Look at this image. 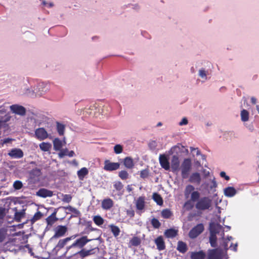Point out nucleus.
Segmentation results:
<instances>
[{
	"instance_id": "c9c22d12",
	"label": "nucleus",
	"mask_w": 259,
	"mask_h": 259,
	"mask_svg": "<svg viewBox=\"0 0 259 259\" xmlns=\"http://www.w3.org/2000/svg\"><path fill=\"white\" fill-rule=\"evenodd\" d=\"M14 210H15L14 219L16 221L20 222L21 219L24 217L25 212L23 210L21 211H17L16 208H15Z\"/></svg>"
},
{
	"instance_id": "58836bf2",
	"label": "nucleus",
	"mask_w": 259,
	"mask_h": 259,
	"mask_svg": "<svg viewBox=\"0 0 259 259\" xmlns=\"http://www.w3.org/2000/svg\"><path fill=\"white\" fill-rule=\"evenodd\" d=\"M42 213L40 211H37L30 220L31 223L32 224L34 223L36 221L40 220L42 218Z\"/></svg>"
},
{
	"instance_id": "864d4df0",
	"label": "nucleus",
	"mask_w": 259,
	"mask_h": 259,
	"mask_svg": "<svg viewBox=\"0 0 259 259\" xmlns=\"http://www.w3.org/2000/svg\"><path fill=\"white\" fill-rule=\"evenodd\" d=\"M199 75L202 78H205L206 76L205 71L204 69H200L199 70Z\"/></svg>"
},
{
	"instance_id": "9d476101",
	"label": "nucleus",
	"mask_w": 259,
	"mask_h": 259,
	"mask_svg": "<svg viewBox=\"0 0 259 259\" xmlns=\"http://www.w3.org/2000/svg\"><path fill=\"white\" fill-rule=\"evenodd\" d=\"M120 163L118 162H112L109 160L104 161V169L106 171H111L119 168Z\"/></svg>"
},
{
	"instance_id": "f704fd0d",
	"label": "nucleus",
	"mask_w": 259,
	"mask_h": 259,
	"mask_svg": "<svg viewBox=\"0 0 259 259\" xmlns=\"http://www.w3.org/2000/svg\"><path fill=\"white\" fill-rule=\"evenodd\" d=\"M39 148L44 152H48L50 151L52 145L49 143L42 142L39 144Z\"/></svg>"
},
{
	"instance_id": "20e7f679",
	"label": "nucleus",
	"mask_w": 259,
	"mask_h": 259,
	"mask_svg": "<svg viewBox=\"0 0 259 259\" xmlns=\"http://www.w3.org/2000/svg\"><path fill=\"white\" fill-rule=\"evenodd\" d=\"M91 240L92 239H88V237L86 236H82L81 237L77 239L73 243L67 247L66 253H68L71 249L76 247L81 249L84 248V246Z\"/></svg>"
},
{
	"instance_id": "69168bd1",
	"label": "nucleus",
	"mask_w": 259,
	"mask_h": 259,
	"mask_svg": "<svg viewBox=\"0 0 259 259\" xmlns=\"http://www.w3.org/2000/svg\"><path fill=\"white\" fill-rule=\"evenodd\" d=\"M161 122H159L158 124H157V126H160L161 125Z\"/></svg>"
},
{
	"instance_id": "6e6552de",
	"label": "nucleus",
	"mask_w": 259,
	"mask_h": 259,
	"mask_svg": "<svg viewBox=\"0 0 259 259\" xmlns=\"http://www.w3.org/2000/svg\"><path fill=\"white\" fill-rule=\"evenodd\" d=\"M41 175L40 169L35 168L29 172V179L30 182L35 183L39 181L40 177Z\"/></svg>"
},
{
	"instance_id": "1a4fd4ad",
	"label": "nucleus",
	"mask_w": 259,
	"mask_h": 259,
	"mask_svg": "<svg viewBox=\"0 0 259 259\" xmlns=\"http://www.w3.org/2000/svg\"><path fill=\"white\" fill-rule=\"evenodd\" d=\"M208 259H222L223 257V251L219 249H212L208 251Z\"/></svg>"
},
{
	"instance_id": "7ed1b4c3",
	"label": "nucleus",
	"mask_w": 259,
	"mask_h": 259,
	"mask_svg": "<svg viewBox=\"0 0 259 259\" xmlns=\"http://www.w3.org/2000/svg\"><path fill=\"white\" fill-rule=\"evenodd\" d=\"M211 206V200L208 197L199 198L196 201L195 208L198 210L209 209Z\"/></svg>"
},
{
	"instance_id": "49530a36",
	"label": "nucleus",
	"mask_w": 259,
	"mask_h": 259,
	"mask_svg": "<svg viewBox=\"0 0 259 259\" xmlns=\"http://www.w3.org/2000/svg\"><path fill=\"white\" fill-rule=\"evenodd\" d=\"M6 234L7 231L6 230L4 229H0V242H2L4 241Z\"/></svg>"
},
{
	"instance_id": "aec40b11",
	"label": "nucleus",
	"mask_w": 259,
	"mask_h": 259,
	"mask_svg": "<svg viewBox=\"0 0 259 259\" xmlns=\"http://www.w3.org/2000/svg\"><path fill=\"white\" fill-rule=\"evenodd\" d=\"M57 210H55L46 219L48 226H52L56 221L58 218L56 217Z\"/></svg>"
},
{
	"instance_id": "4468645a",
	"label": "nucleus",
	"mask_w": 259,
	"mask_h": 259,
	"mask_svg": "<svg viewBox=\"0 0 259 259\" xmlns=\"http://www.w3.org/2000/svg\"><path fill=\"white\" fill-rule=\"evenodd\" d=\"M8 155L12 158H21L23 157L24 153L19 148L12 149L8 153Z\"/></svg>"
},
{
	"instance_id": "79ce46f5",
	"label": "nucleus",
	"mask_w": 259,
	"mask_h": 259,
	"mask_svg": "<svg viewBox=\"0 0 259 259\" xmlns=\"http://www.w3.org/2000/svg\"><path fill=\"white\" fill-rule=\"evenodd\" d=\"M113 187L118 191H120L123 188V185L120 181L115 182L113 185Z\"/></svg>"
},
{
	"instance_id": "cd10ccee",
	"label": "nucleus",
	"mask_w": 259,
	"mask_h": 259,
	"mask_svg": "<svg viewBox=\"0 0 259 259\" xmlns=\"http://www.w3.org/2000/svg\"><path fill=\"white\" fill-rule=\"evenodd\" d=\"M124 165L127 168H132L134 166L133 159L130 157H126L123 160Z\"/></svg>"
},
{
	"instance_id": "6ab92c4d",
	"label": "nucleus",
	"mask_w": 259,
	"mask_h": 259,
	"mask_svg": "<svg viewBox=\"0 0 259 259\" xmlns=\"http://www.w3.org/2000/svg\"><path fill=\"white\" fill-rule=\"evenodd\" d=\"M217 233H218V232L216 231L214 228H213L212 227H211L210 235L209 236V242L211 246L212 247H215L217 246V238L216 236V234Z\"/></svg>"
},
{
	"instance_id": "4c0bfd02",
	"label": "nucleus",
	"mask_w": 259,
	"mask_h": 259,
	"mask_svg": "<svg viewBox=\"0 0 259 259\" xmlns=\"http://www.w3.org/2000/svg\"><path fill=\"white\" fill-rule=\"evenodd\" d=\"M241 119L242 121L245 122L249 119V112L245 109H243L241 111Z\"/></svg>"
},
{
	"instance_id": "e2e57ef3",
	"label": "nucleus",
	"mask_w": 259,
	"mask_h": 259,
	"mask_svg": "<svg viewBox=\"0 0 259 259\" xmlns=\"http://www.w3.org/2000/svg\"><path fill=\"white\" fill-rule=\"evenodd\" d=\"M3 123H4V121L0 120V128H1Z\"/></svg>"
},
{
	"instance_id": "603ef678",
	"label": "nucleus",
	"mask_w": 259,
	"mask_h": 259,
	"mask_svg": "<svg viewBox=\"0 0 259 259\" xmlns=\"http://www.w3.org/2000/svg\"><path fill=\"white\" fill-rule=\"evenodd\" d=\"M6 215V208L0 207V219H3Z\"/></svg>"
},
{
	"instance_id": "72a5a7b5",
	"label": "nucleus",
	"mask_w": 259,
	"mask_h": 259,
	"mask_svg": "<svg viewBox=\"0 0 259 259\" xmlns=\"http://www.w3.org/2000/svg\"><path fill=\"white\" fill-rule=\"evenodd\" d=\"M161 214L163 218L167 219L172 215V212L169 209L166 208L161 211Z\"/></svg>"
},
{
	"instance_id": "bf43d9fd",
	"label": "nucleus",
	"mask_w": 259,
	"mask_h": 259,
	"mask_svg": "<svg viewBox=\"0 0 259 259\" xmlns=\"http://www.w3.org/2000/svg\"><path fill=\"white\" fill-rule=\"evenodd\" d=\"M250 100L252 104H255L256 103V99L255 97H252Z\"/></svg>"
},
{
	"instance_id": "9b49d317",
	"label": "nucleus",
	"mask_w": 259,
	"mask_h": 259,
	"mask_svg": "<svg viewBox=\"0 0 259 259\" xmlns=\"http://www.w3.org/2000/svg\"><path fill=\"white\" fill-rule=\"evenodd\" d=\"M35 137L39 140H44L48 138L49 135L46 130L43 127H39L35 131Z\"/></svg>"
},
{
	"instance_id": "423d86ee",
	"label": "nucleus",
	"mask_w": 259,
	"mask_h": 259,
	"mask_svg": "<svg viewBox=\"0 0 259 259\" xmlns=\"http://www.w3.org/2000/svg\"><path fill=\"white\" fill-rule=\"evenodd\" d=\"M146 198L144 196H140L135 201L137 213L141 215L145 207Z\"/></svg>"
},
{
	"instance_id": "c03bdc74",
	"label": "nucleus",
	"mask_w": 259,
	"mask_h": 259,
	"mask_svg": "<svg viewBox=\"0 0 259 259\" xmlns=\"http://www.w3.org/2000/svg\"><path fill=\"white\" fill-rule=\"evenodd\" d=\"M23 187V184L21 181L17 180L14 182L13 187L15 190H20Z\"/></svg>"
},
{
	"instance_id": "a211bd4d",
	"label": "nucleus",
	"mask_w": 259,
	"mask_h": 259,
	"mask_svg": "<svg viewBox=\"0 0 259 259\" xmlns=\"http://www.w3.org/2000/svg\"><path fill=\"white\" fill-rule=\"evenodd\" d=\"M154 243L157 249L159 250H163L165 249V243L162 236H159L154 240Z\"/></svg>"
},
{
	"instance_id": "393cba45",
	"label": "nucleus",
	"mask_w": 259,
	"mask_h": 259,
	"mask_svg": "<svg viewBox=\"0 0 259 259\" xmlns=\"http://www.w3.org/2000/svg\"><path fill=\"white\" fill-rule=\"evenodd\" d=\"M177 249L181 253H184L187 250L188 247L186 243L182 241H179L178 242Z\"/></svg>"
},
{
	"instance_id": "f03ea898",
	"label": "nucleus",
	"mask_w": 259,
	"mask_h": 259,
	"mask_svg": "<svg viewBox=\"0 0 259 259\" xmlns=\"http://www.w3.org/2000/svg\"><path fill=\"white\" fill-rule=\"evenodd\" d=\"M100 251V249L98 246L91 248L90 249H87L83 248L80 250H77L75 252H70L69 253V259H83L85 257L88 256L96 255Z\"/></svg>"
},
{
	"instance_id": "5701e85b",
	"label": "nucleus",
	"mask_w": 259,
	"mask_h": 259,
	"mask_svg": "<svg viewBox=\"0 0 259 259\" xmlns=\"http://www.w3.org/2000/svg\"><path fill=\"white\" fill-rule=\"evenodd\" d=\"M171 168L174 170H178L180 167V161L177 155H174L171 159Z\"/></svg>"
},
{
	"instance_id": "4d7b16f0",
	"label": "nucleus",
	"mask_w": 259,
	"mask_h": 259,
	"mask_svg": "<svg viewBox=\"0 0 259 259\" xmlns=\"http://www.w3.org/2000/svg\"><path fill=\"white\" fill-rule=\"evenodd\" d=\"M87 228H88L91 231H94L95 229L92 226V222L91 221H89L87 223Z\"/></svg>"
},
{
	"instance_id": "6e6d98bb",
	"label": "nucleus",
	"mask_w": 259,
	"mask_h": 259,
	"mask_svg": "<svg viewBox=\"0 0 259 259\" xmlns=\"http://www.w3.org/2000/svg\"><path fill=\"white\" fill-rule=\"evenodd\" d=\"M188 123V120L186 118H183L179 123L180 125H186Z\"/></svg>"
},
{
	"instance_id": "3c124183",
	"label": "nucleus",
	"mask_w": 259,
	"mask_h": 259,
	"mask_svg": "<svg viewBox=\"0 0 259 259\" xmlns=\"http://www.w3.org/2000/svg\"><path fill=\"white\" fill-rule=\"evenodd\" d=\"M126 213L127 215L131 218H133L135 216V211L132 208H131L130 209H127L126 210Z\"/></svg>"
},
{
	"instance_id": "2eb2a0df",
	"label": "nucleus",
	"mask_w": 259,
	"mask_h": 259,
	"mask_svg": "<svg viewBox=\"0 0 259 259\" xmlns=\"http://www.w3.org/2000/svg\"><path fill=\"white\" fill-rule=\"evenodd\" d=\"M161 166L165 170H169L170 168L169 162L166 156L164 154H160L159 158Z\"/></svg>"
},
{
	"instance_id": "39448f33",
	"label": "nucleus",
	"mask_w": 259,
	"mask_h": 259,
	"mask_svg": "<svg viewBox=\"0 0 259 259\" xmlns=\"http://www.w3.org/2000/svg\"><path fill=\"white\" fill-rule=\"evenodd\" d=\"M191 166V160L189 158L185 159L181 166V176L183 179H186L188 178Z\"/></svg>"
},
{
	"instance_id": "e433bc0d",
	"label": "nucleus",
	"mask_w": 259,
	"mask_h": 259,
	"mask_svg": "<svg viewBox=\"0 0 259 259\" xmlns=\"http://www.w3.org/2000/svg\"><path fill=\"white\" fill-rule=\"evenodd\" d=\"M57 131L60 136H63L64 134L65 126V125L60 123L59 122H56Z\"/></svg>"
},
{
	"instance_id": "4be33fe9",
	"label": "nucleus",
	"mask_w": 259,
	"mask_h": 259,
	"mask_svg": "<svg viewBox=\"0 0 259 259\" xmlns=\"http://www.w3.org/2000/svg\"><path fill=\"white\" fill-rule=\"evenodd\" d=\"M191 259H204L206 256L205 253L203 250L192 252L191 254Z\"/></svg>"
},
{
	"instance_id": "b1692460",
	"label": "nucleus",
	"mask_w": 259,
	"mask_h": 259,
	"mask_svg": "<svg viewBox=\"0 0 259 259\" xmlns=\"http://www.w3.org/2000/svg\"><path fill=\"white\" fill-rule=\"evenodd\" d=\"M236 192V189L233 187H228L224 189V195L228 197H233Z\"/></svg>"
},
{
	"instance_id": "f257e3e1",
	"label": "nucleus",
	"mask_w": 259,
	"mask_h": 259,
	"mask_svg": "<svg viewBox=\"0 0 259 259\" xmlns=\"http://www.w3.org/2000/svg\"><path fill=\"white\" fill-rule=\"evenodd\" d=\"M190 195V199L185 202L184 207L188 210H191L194 207L193 202H195L199 198L200 193L198 191L195 190V188L191 185H188L186 187L184 191V195L186 198H188Z\"/></svg>"
},
{
	"instance_id": "c756f323",
	"label": "nucleus",
	"mask_w": 259,
	"mask_h": 259,
	"mask_svg": "<svg viewBox=\"0 0 259 259\" xmlns=\"http://www.w3.org/2000/svg\"><path fill=\"white\" fill-rule=\"evenodd\" d=\"M89 171L86 167H82L77 171V176L80 180H83L84 177L88 174Z\"/></svg>"
},
{
	"instance_id": "2f4dec72",
	"label": "nucleus",
	"mask_w": 259,
	"mask_h": 259,
	"mask_svg": "<svg viewBox=\"0 0 259 259\" xmlns=\"http://www.w3.org/2000/svg\"><path fill=\"white\" fill-rule=\"evenodd\" d=\"M109 227L110 228L111 231L114 237H116L118 236H119L120 232V230L118 226H115L113 224H111L109 226Z\"/></svg>"
},
{
	"instance_id": "412c9836",
	"label": "nucleus",
	"mask_w": 259,
	"mask_h": 259,
	"mask_svg": "<svg viewBox=\"0 0 259 259\" xmlns=\"http://www.w3.org/2000/svg\"><path fill=\"white\" fill-rule=\"evenodd\" d=\"M76 236L74 237L71 236L70 237H67L65 239L60 240L54 249L57 250H60V249L62 248L66 245L67 242L70 240L72 238H74Z\"/></svg>"
},
{
	"instance_id": "bb28decb",
	"label": "nucleus",
	"mask_w": 259,
	"mask_h": 259,
	"mask_svg": "<svg viewBox=\"0 0 259 259\" xmlns=\"http://www.w3.org/2000/svg\"><path fill=\"white\" fill-rule=\"evenodd\" d=\"M152 199L157 203V205L161 206L163 205V200L161 195L158 193H153Z\"/></svg>"
},
{
	"instance_id": "37998d69",
	"label": "nucleus",
	"mask_w": 259,
	"mask_h": 259,
	"mask_svg": "<svg viewBox=\"0 0 259 259\" xmlns=\"http://www.w3.org/2000/svg\"><path fill=\"white\" fill-rule=\"evenodd\" d=\"M118 176L122 180H126L128 178V174L126 170H121L119 172Z\"/></svg>"
},
{
	"instance_id": "338daca9",
	"label": "nucleus",
	"mask_w": 259,
	"mask_h": 259,
	"mask_svg": "<svg viewBox=\"0 0 259 259\" xmlns=\"http://www.w3.org/2000/svg\"><path fill=\"white\" fill-rule=\"evenodd\" d=\"M53 6V4H52V3L49 4V6H50V7H52Z\"/></svg>"
},
{
	"instance_id": "0e129e2a",
	"label": "nucleus",
	"mask_w": 259,
	"mask_h": 259,
	"mask_svg": "<svg viewBox=\"0 0 259 259\" xmlns=\"http://www.w3.org/2000/svg\"><path fill=\"white\" fill-rule=\"evenodd\" d=\"M256 110H257L258 113H259V105H257L256 106Z\"/></svg>"
},
{
	"instance_id": "7c9ffc66",
	"label": "nucleus",
	"mask_w": 259,
	"mask_h": 259,
	"mask_svg": "<svg viewBox=\"0 0 259 259\" xmlns=\"http://www.w3.org/2000/svg\"><path fill=\"white\" fill-rule=\"evenodd\" d=\"M54 149L56 151L60 150L62 147V142L59 138H55L53 141Z\"/></svg>"
},
{
	"instance_id": "774afa93",
	"label": "nucleus",
	"mask_w": 259,
	"mask_h": 259,
	"mask_svg": "<svg viewBox=\"0 0 259 259\" xmlns=\"http://www.w3.org/2000/svg\"><path fill=\"white\" fill-rule=\"evenodd\" d=\"M200 151L199 150L197 151V155H199L200 154Z\"/></svg>"
},
{
	"instance_id": "c85d7f7f",
	"label": "nucleus",
	"mask_w": 259,
	"mask_h": 259,
	"mask_svg": "<svg viewBox=\"0 0 259 259\" xmlns=\"http://www.w3.org/2000/svg\"><path fill=\"white\" fill-rule=\"evenodd\" d=\"M164 235L167 238H174L178 235V231L174 229H169L165 230Z\"/></svg>"
},
{
	"instance_id": "ddd939ff",
	"label": "nucleus",
	"mask_w": 259,
	"mask_h": 259,
	"mask_svg": "<svg viewBox=\"0 0 259 259\" xmlns=\"http://www.w3.org/2000/svg\"><path fill=\"white\" fill-rule=\"evenodd\" d=\"M10 109L13 113L20 115H24L26 113L25 108L21 105L15 104L10 106Z\"/></svg>"
},
{
	"instance_id": "a878e982",
	"label": "nucleus",
	"mask_w": 259,
	"mask_h": 259,
	"mask_svg": "<svg viewBox=\"0 0 259 259\" xmlns=\"http://www.w3.org/2000/svg\"><path fill=\"white\" fill-rule=\"evenodd\" d=\"M189 181L193 183L199 184L201 182V177L200 174L198 172L192 174L190 177Z\"/></svg>"
},
{
	"instance_id": "f3484780",
	"label": "nucleus",
	"mask_w": 259,
	"mask_h": 259,
	"mask_svg": "<svg viewBox=\"0 0 259 259\" xmlns=\"http://www.w3.org/2000/svg\"><path fill=\"white\" fill-rule=\"evenodd\" d=\"M114 205V202L113 200L110 198H105L103 199L101 203V206L104 210H109Z\"/></svg>"
},
{
	"instance_id": "09e8293b",
	"label": "nucleus",
	"mask_w": 259,
	"mask_h": 259,
	"mask_svg": "<svg viewBox=\"0 0 259 259\" xmlns=\"http://www.w3.org/2000/svg\"><path fill=\"white\" fill-rule=\"evenodd\" d=\"M72 196L70 194H64L63 195L62 201L64 202L69 203L71 201Z\"/></svg>"
},
{
	"instance_id": "052dcab7",
	"label": "nucleus",
	"mask_w": 259,
	"mask_h": 259,
	"mask_svg": "<svg viewBox=\"0 0 259 259\" xmlns=\"http://www.w3.org/2000/svg\"><path fill=\"white\" fill-rule=\"evenodd\" d=\"M11 141V139H10V138H6V139H4V143H9Z\"/></svg>"
},
{
	"instance_id": "8fccbe9b",
	"label": "nucleus",
	"mask_w": 259,
	"mask_h": 259,
	"mask_svg": "<svg viewBox=\"0 0 259 259\" xmlns=\"http://www.w3.org/2000/svg\"><path fill=\"white\" fill-rule=\"evenodd\" d=\"M60 152L59 153L58 155L60 158H62L64 156L67 155L68 153V150L67 148L63 149L60 150Z\"/></svg>"
},
{
	"instance_id": "680f3d73",
	"label": "nucleus",
	"mask_w": 259,
	"mask_h": 259,
	"mask_svg": "<svg viewBox=\"0 0 259 259\" xmlns=\"http://www.w3.org/2000/svg\"><path fill=\"white\" fill-rule=\"evenodd\" d=\"M237 244H235V245L233 246V250H234V251H237Z\"/></svg>"
},
{
	"instance_id": "f8f14e48",
	"label": "nucleus",
	"mask_w": 259,
	"mask_h": 259,
	"mask_svg": "<svg viewBox=\"0 0 259 259\" xmlns=\"http://www.w3.org/2000/svg\"><path fill=\"white\" fill-rule=\"evenodd\" d=\"M67 231V228L65 226L59 225L55 230V234L52 238H57L64 236Z\"/></svg>"
},
{
	"instance_id": "dca6fc26",
	"label": "nucleus",
	"mask_w": 259,
	"mask_h": 259,
	"mask_svg": "<svg viewBox=\"0 0 259 259\" xmlns=\"http://www.w3.org/2000/svg\"><path fill=\"white\" fill-rule=\"evenodd\" d=\"M36 195L40 197H50L53 195V192L45 188H40L36 192Z\"/></svg>"
},
{
	"instance_id": "13d9d810",
	"label": "nucleus",
	"mask_w": 259,
	"mask_h": 259,
	"mask_svg": "<svg viewBox=\"0 0 259 259\" xmlns=\"http://www.w3.org/2000/svg\"><path fill=\"white\" fill-rule=\"evenodd\" d=\"M67 155L70 157H73L75 155V153L73 151L71 150L70 151H68V153L67 154Z\"/></svg>"
},
{
	"instance_id": "473e14b6",
	"label": "nucleus",
	"mask_w": 259,
	"mask_h": 259,
	"mask_svg": "<svg viewBox=\"0 0 259 259\" xmlns=\"http://www.w3.org/2000/svg\"><path fill=\"white\" fill-rule=\"evenodd\" d=\"M93 220L94 223L98 226H100L104 223V220L99 215L94 216Z\"/></svg>"
},
{
	"instance_id": "a18cd8bd",
	"label": "nucleus",
	"mask_w": 259,
	"mask_h": 259,
	"mask_svg": "<svg viewBox=\"0 0 259 259\" xmlns=\"http://www.w3.org/2000/svg\"><path fill=\"white\" fill-rule=\"evenodd\" d=\"M149 174L148 169H143L140 171V177L143 179L147 178L149 176Z\"/></svg>"
},
{
	"instance_id": "0eeeda50",
	"label": "nucleus",
	"mask_w": 259,
	"mask_h": 259,
	"mask_svg": "<svg viewBox=\"0 0 259 259\" xmlns=\"http://www.w3.org/2000/svg\"><path fill=\"white\" fill-rule=\"evenodd\" d=\"M204 228L202 224H198L193 227L189 233L190 238L194 239L199 236L204 231Z\"/></svg>"
},
{
	"instance_id": "5fc2aeb1",
	"label": "nucleus",
	"mask_w": 259,
	"mask_h": 259,
	"mask_svg": "<svg viewBox=\"0 0 259 259\" xmlns=\"http://www.w3.org/2000/svg\"><path fill=\"white\" fill-rule=\"evenodd\" d=\"M220 176L222 178H224L227 181L230 180V177L228 176H227L226 172L225 171H221L220 172Z\"/></svg>"
},
{
	"instance_id": "de8ad7c7",
	"label": "nucleus",
	"mask_w": 259,
	"mask_h": 259,
	"mask_svg": "<svg viewBox=\"0 0 259 259\" xmlns=\"http://www.w3.org/2000/svg\"><path fill=\"white\" fill-rule=\"evenodd\" d=\"M122 151L123 148L120 145L117 144L114 147V151L116 154H120Z\"/></svg>"
},
{
	"instance_id": "a19ab883",
	"label": "nucleus",
	"mask_w": 259,
	"mask_h": 259,
	"mask_svg": "<svg viewBox=\"0 0 259 259\" xmlns=\"http://www.w3.org/2000/svg\"><path fill=\"white\" fill-rule=\"evenodd\" d=\"M151 223L153 227L155 229H158L161 226V223L156 218H153L151 220Z\"/></svg>"
},
{
	"instance_id": "ea45409f",
	"label": "nucleus",
	"mask_w": 259,
	"mask_h": 259,
	"mask_svg": "<svg viewBox=\"0 0 259 259\" xmlns=\"http://www.w3.org/2000/svg\"><path fill=\"white\" fill-rule=\"evenodd\" d=\"M141 240L138 237H133L130 240L131 244L134 246H137L141 244Z\"/></svg>"
}]
</instances>
